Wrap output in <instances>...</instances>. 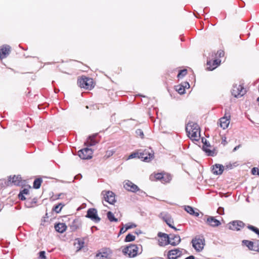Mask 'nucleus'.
<instances>
[{"label":"nucleus","mask_w":259,"mask_h":259,"mask_svg":"<svg viewBox=\"0 0 259 259\" xmlns=\"http://www.w3.org/2000/svg\"><path fill=\"white\" fill-rule=\"evenodd\" d=\"M114 152L112 151H107V154H108V156H109L110 155H113Z\"/></svg>","instance_id":"49"},{"label":"nucleus","mask_w":259,"mask_h":259,"mask_svg":"<svg viewBox=\"0 0 259 259\" xmlns=\"http://www.w3.org/2000/svg\"><path fill=\"white\" fill-rule=\"evenodd\" d=\"M247 228L249 230L253 231L254 233H255L256 234H257L259 237V229H257V228H256L253 226H251V225H248Z\"/></svg>","instance_id":"36"},{"label":"nucleus","mask_w":259,"mask_h":259,"mask_svg":"<svg viewBox=\"0 0 259 259\" xmlns=\"http://www.w3.org/2000/svg\"><path fill=\"white\" fill-rule=\"evenodd\" d=\"M18 197L21 200H24L26 199V198L25 197V196H24V195H23V193H19V195H18Z\"/></svg>","instance_id":"44"},{"label":"nucleus","mask_w":259,"mask_h":259,"mask_svg":"<svg viewBox=\"0 0 259 259\" xmlns=\"http://www.w3.org/2000/svg\"><path fill=\"white\" fill-rule=\"evenodd\" d=\"M246 93V90L241 84H235L233 86L232 94L236 98H239L243 96Z\"/></svg>","instance_id":"5"},{"label":"nucleus","mask_w":259,"mask_h":259,"mask_svg":"<svg viewBox=\"0 0 259 259\" xmlns=\"http://www.w3.org/2000/svg\"><path fill=\"white\" fill-rule=\"evenodd\" d=\"M192 246L198 252L202 251L205 245V240L203 236H196L192 240Z\"/></svg>","instance_id":"3"},{"label":"nucleus","mask_w":259,"mask_h":259,"mask_svg":"<svg viewBox=\"0 0 259 259\" xmlns=\"http://www.w3.org/2000/svg\"><path fill=\"white\" fill-rule=\"evenodd\" d=\"M81 226V222L78 219H75L70 225V228L72 231H75Z\"/></svg>","instance_id":"23"},{"label":"nucleus","mask_w":259,"mask_h":259,"mask_svg":"<svg viewBox=\"0 0 259 259\" xmlns=\"http://www.w3.org/2000/svg\"><path fill=\"white\" fill-rule=\"evenodd\" d=\"M185 259H195V257L193 255H190L187 257Z\"/></svg>","instance_id":"51"},{"label":"nucleus","mask_w":259,"mask_h":259,"mask_svg":"<svg viewBox=\"0 0 259 259\" xmlns=\"http://www.w3.org/2000/svg\"><path fill=\"white\" fill-rule=\"evenodd\" d=\"M220 210H222L223 211H224V209L222 207H219L218 211H219Z\"/></svg>","instance_id":"54"},{"label":"nucleus","mask_w":259,"mask_h":259,"mask_svg":"<svg viewBox=\"0 0 259 259\" xmlns=\"http://www.w3.org/2000/svg\"><path fill=\"white\" fill-rule=\"evenodd\" d=\"M123 187L128 191L136 192L140 190L139 187L129 180H126L124 182Z\"/></svg>","instance_id":"10"},{"label":"nucleus","mask_w":259,"mask_h":259,"mask_svg":"<svg viewBox=\"0 0 259 259\" xmlns=\"http://www.w3.org/2000/svg\"><path fill=\"white\" fill-rule=\"evenodd\" d=\"M135 239L136 237L134 235L131 234H128L124 239V242H128L133 241L135 240Z\"/></svg>","instance_id":"33"},{"label":"nucleus","mask_w":259,"mask_h":259,"mask_svg":"<svg viewBox=\"0 0 259 259\" xmlns=\"http://www.w3.org/2000/svg\"><path fill=\"white\" fill-rule=\"evenodd\" d=\"M230 116L229 115L228 117L226 116V115H225V116L220 118V126L223 129H226L228 127V125L230 123Z\"/></svg>","instance_id":"18"},{"label":"nucleus","mask_w":259,"mask_h":259,"mask_svg":"<svg viewBox=\"0 0 259 259\" xmlns=\"http://www.w3.org/2000/svg\"><path fill=\"white\" fill-rule=\"evenodd\" d=\"M184 83L185 84V85L184 86L185 88H186L187 86L189 87V84L188 82H185Z\"/></svg>","instance_id":"53"},{"label":"nucleus","mask_w":259,"mask_h":259,"mask_svg":"<svg viewBox=\"0 0 259 259\" xmlns=\"http://www.w3.org/2000/svg\"><path fill=\"white\" fill-rule=\"evenodd\" d=\"M107 217L108 219L110 222H117L118 221L117 219L115 218L113 213L111 211H108L107 213Z\"/></svg>","instance_id":"30"},{"label":"nucleus","mask_w":259,"mask_h":259,"mask_svg":"<svg viewBox=\"0 0 259 259\" xmlns=\"http://www.w3.org/2000/svg\"><path fill=\"white\" fill-rule=\"evenodd\" d=\"M239 147H240V145H238V146H236V147L234 148V149H233V151H236L237 149H239Z\"/></svg>","instance_id":"52"},{"label":"nucleus","mask_w":259,"mask_h":259,"mask_svg":"<svg viewBox=\"0 0 259 259\" xmlns=\"http://www.w3.org/2000/svg\"><path fill=\"white\" fill-rule=\"evenodd\" d=\"M96 136V135L90 136L84 144L88 146H92L95 145L97 142L94 140V138Z\"/></svg>","instance_id":"25"},{"label":"nucleus","mask_w":259,"mask_h":259,"mask_svg":"<svg viewBox=\"0 0 259 259\" xmlns=\"http://www.w3.org/2000/svg\"><path fill=\"white\" fill-rule=\"evenodd\" d=\"M243 243L250 250H257L258 248L255 247L254 242L250 241L248 240H243Z\"/></svg>","instance_id":"24"},{"label":"nucleus","mask_w":259,"mask_h":259,"mask_svg":"<svg viewBox=\"0 0 259 259\" xmlns=\"http://www.w3.org/2000/svg\"><path fill=\"white\" fill-rule=\"evenodd\" d=\"M77 242L79 245V247H77L79 248V249H80L83 247L84 242L80 240H78Z\"/></svg>","instance_id":"42"},{"label":"nucleus","mask_w":259,"mask_h":259,"mask_svg":"<svg viewBox=\"0 0 259 259\" xmlns=\"http://www.w3.org/2000/svg\"><path fill=\"white\" fill-rule=\"evenodd\" d=\"M136 233L137 234H139V232H136Z\"/></svg>","instance_id":"57"},{"label":"nucleus","mask_w":259,"mask_h":259,"mask_svg":"<svg viewBox=\"0 0 259 259\" xmlns=\"http://www.w3.org/2000/svg\"><path fill=\"white\" fill-rule=\"evenodd\" d=\"M97 259H108L109 254L107 252H99L96 254Z\"/></svg>","instance_id":"28"},{"label":"nucleus","mask_w":259,"mask_h":259,"mask_svg":"<svg viewBox=\"0 0 259 259\" xmlns=\"http://www.w3.org/2000/svg\"><path fill=\"white\" fill-rule=\"evenodd\" d=\"M185 210L190 214L194 216L198 217L199 215V212L195 211L194 208L190 206H185Z\"/></svg>","instance_id":"27"},{"label":"nucleus","mask_w":259,"mask_h":259,"mask_svg":"<svg viewBox=\"0 0 259 259\" xmlns=\"http://www.w3.org/2000/svg\"><path fill=\"white\" fill-rule=\"evenodd\" d=\"M140 246L141 245L131 244L123 247L122 249V252L125 256H127L129 257H134L138 254H140L142 252V250L140 252H139Z\"/></svg>","instance_id":"2"},{"label":"nucleus","mask_w":259,"mask_h":259,"mask_svg":"<svg viewBox=\"0 0 259 259\" xmlns=\"http://www.w3.org/2000/svg\"><path fill=\"white\" fill-rule=\"evenodd\" d=\"M137 225L134 223H128L125 225L127 230L136 227Z\"/></svg>","instance_id":"37"},{"label":"nucleus","mask_w":259,"mask_h":259,"mask_svg":"<svg viewBox=\"0 0 259 259\" xmlns=\"http://www.w3.org/2000/svg\"><path fill=\"white\" fill-rule=\"evenodd\" d=\"M176 90L180 94H183L185 92V87L182 84L176 86Z\"/></svg>","instance_id":"31"},{"label":"nucleus","mask_w":259,"mask_h":259,"mask_svg":"<svg viewBox=\"0 0 259 259\" xmlns=\"http://www.w3.org/2000/svg\"><path fill=\"white\" fill-rule=\"evenodd\" d=\"M87 218H90L95 223H98L100 221V218L98 216L97 210L95 208H90L87 211L85 215Z\"/></svg>","instance_id":"8"},{"label":"nucleus","mask_w":259,"mask_h":259,"mask_svg":"<svg viewBox=\"0 0 259 259\" xmlns=\"http://www.w3.org/2000/svg\"><path fill=\"white\" fill-rule=\"evenodd\" d=\"M224 169V166L223 165L220 164H215L213 166L212 171L213 174L217 175H219L223 173Z\"/></svg>","instance_id":"21"},{"label":"nucleus","mask_w":259,"mask_h":259,"mask_svg":"<svg viewBox=\"0 0 259 259\" xmlns=\"http://www.w3.org/2000/svg\"><path fill=\"white\" fill-rule=\"evenodd\" d=\"M233 166H235V165L234 164L233 165L232 164L226 165V169H232Z\"/></svg>","instance_id":"48"},{"label":"nucleus","mask_w":259,"mask_h":259,"mask_svg":"<svg viewBox=\"0 0 259 259\" xmlns=\"http://www.w3.org/2000/svg\"><path fill=\"white\" fill-rule=\"evenodd\" d=\"M42 181L41 178L36 179L33 182V188L35 189H39L41 186Z\"/></svg>","instance_id":"29"},{"label":"nucleus","mask_w":259,"mask_h":259,"mask_svg":"<svg viewBox=\"0 0 259 259\" xmlns=\"http://www.w3.org/2000/svg\"><path fill=\"white\" fill-rule=\"evenodd\" d=\"M188 136L192 139L197 141L200 136V128L198 124L190 122L186 127Z\"/></svg>","instance_id":"1"},{"label":"nucleus","mask_w":259,"mask_h":259,"mask_svg":"<svg viewBox=\"0 0 259 259\" xmlns=\"http://www.w3.org/2000/svg\"><path fill=\"white\" fill-rule=\"evenodd\" d=\"M102 195L104 196L105 200L109 203L113 204L116 202L115 194L112 191H103L102 192Z\"/></svg>","instance_id":"7"},{"label":"nucleus","mask_w":259,"mask_h":259,"mask_svg":"<svg viewBox=\"0 0 259 259\" xmlns=\"http://www.w3.org/2000/svg\"><path fill=\"white\" fill-rule=\"evenodd\" d=\"M78 155L82 159H89L92 158L93 151L92 149L85 148L78 151Z\"/></svg>","instance_id":"6"},{"label":"nucleus","mask_w":259,"mask_h":259,"mask_svg":"<svg viewBox=\"0 0 259 259\" xmlns=\"http://www.w3.org/2000/svg\"><path fill=\"white\" fill-rule=\"evenodd\" d=\"M221 61L218 59H215L212 61L211 62V61H207V65L208 66L207 67V69L209 71H212L217 66L219 65Z\"/></svg>","instance_id":"20"},{"label":"nucleus","mask_w":259,"mask_h":259,"mask_svg":"<svg viewBox=\"0 0 259 259\" xmlns=\"http://www.w3.org/2000/svg\"><path fill=\"white\" fill-rule=\"evenodd\" d=\"M254 245H255V247L258 248L257 250H254V251L259 252V240L254 242Z\"/></svg>","instance_id":"46"},{"label":"nucleus","mask_w":259,"mask_h":259,"mask_svg":"<svg viewBox=\"0 0 259 259\" xmlns=\"http://www.w3.org/2000/svg\"><path fill=\"white\" fill-rule=\"evenodd\" d=\"M136 134L137 137H139L141 139H143L144 137V134L143 131L141 129H137L136 131Z\"/></svg>","instance_id":"35"},{"label":"nucleus","mask_w":259,"mask_h":259,"mask_svg":"<svg viewBox=\"0 0 259 259\" xmlns=\"http://www.w3.org/2000/svg\"><path fill=\"white\" fill-rule=\"evenodd\" d=\"M154 157V153L152 150H145L143 152L140 153L139 158L143 159L144 161L148 162Z\"/></svg>","instance_id":"9"},{"label":"nucleus","mask_w":259,"mask_h":259,"mask_svg":"<svg viewBox=\"0 0 259 259\" xmlns=\"http://www.w3.org/2000/svg\"><path fill=\"white\" fill-rule=\"evenodd\" d=\"M211 146L209 142H207L206 140H205V142L203 143V146L202 147V149L206 153L207 155L214 156L215 155V151L213 150H211L210 148Z\"/></svg>","instance_id":"13"},{"label":"nucleus","mask_w":259,"mask_h":259,"mask_svg":"<svg viewBox=\"0 0 259 259\" xmlns=\"http://www.w3.org/2000/svg\"><path fill=\"white\" fill-rule=\"evenodd\" d=\"M86 108H87V109H88V108H89V106H86Z\"/></svg>","instance_id":"58"},{"label":"nucleus","mask_w":259,"mask_h":259,"mask_svg":"<svg viewBox=\"0 0 259 259\" xmlns=\"http://www.w3.org/2000/svg\"><path fill=\"white\" fill-rule=\"evenodd\" d=\"M158 236L160 238L158 240L160 246H163L169 244V236L167 234L159 232Z\"/></svg>","instance_id":"11"},{"label":"nucleus","mask_w":259,"mask_h":259,"mask_svg":"<svg viewBox=\"0 0 259 259\" xmlns=\"http://www.w3.org/2000/svg\"><path fill=\"white\" fill-rule=\"evenodd\" d=\"M64 204L60 203L59 204H58V205H56V206H55L52 210L54 211H55L56 213H59L61 211V209L62 208V207L64 206Z\"/></svg>","instance_id":"32"},{"label":"nucleus","mask_w":259,"mask_h":259,"mask_svg":"<svg viewBox=\"0 0 259 259\" xmlns=\"http://www.w3.org/2000/svg\"><path fill=\"white\" fill-rule=\"evenodd\" d=\"M251 174L253 175H257L259 176V168L258 167H253L251 169Z\"/></svg>","instance_id":"38"},{"label":"nucleus","mask_w":259,"mask_h":259,"mask_svg":"<svg viewBox=\"0 0 259 259\" xmlns=\"http://www.w3.org/2000/svg\"><path fill=\"white\" fill-rule=\"evenodd\" d=\"M46 252L44 251H41L39 252V258L40 259H46V256L45 255Z\"/></svg>","instance_id":"41"},{"label":"nucleus","mask_w":259,"mask_h":259,"mask_svg":"<svg viewBox=\"0 0 259 259\" xmlns=\"http://www.w3.org/2000/svg\"><path fill=\"white\" fill-rule=\"evenodd\" d=\"M77 177H78V176H75L74 179H77Z\"/></svg>","instance_id":"55"},{"label":"nucleus","mask_w":259,"mask_h":259,"mask_svg":"<svg viewBox=\"0 0 259 259\" xmlns=\"http://www.w3.org/2000/svg\"><path fill=\"white\" fill-rule=\"evenodd\" d=\"M163 220L169 227L175 229V230H177L176 228L172 226V224H173L174 222L168 215H166L165 216H164L163 217Z\"/></svg>","instance_id":"26"},{"label":"nucleus","mask_w":259,"mask_h":259,"mask_svg":"<svg viewBox=\"0 0 259 259\" xmlns=\"http://www.w3.org/2000/svg\"><path fill=\"white\" fill-rule=\"evenodd\" d=\"M2 210L1 205L0 204V211Z\"/></svg>","instance_id":"56"},{"label":"nucleus","mask_w":259,"mask_h":259,"mask_svg":"<svg viewBox=\"0 0 259 259\" xmlns=\"http://www.w3.org/2000/svg\"><path fill=\"white\" fill-rule=\"evenodd\" d=\"M20 193H23V195H27L29 193V190L27 189H24L21 192H20Z\"/></svg>","instance_id":"47"},{"label":"nucleus","mask_w":259,"mask_h":259,"mask_svg":"<svg viewBox=\"0 0 259 259\" xmlns=\"http://www.w3.org/2000/svg\"><path fill=\"white\" fill-rule=\"evenodd\" d=\"M26 205L28 207H30L31 206V203L30 202H29L28 201H27L26 203Z\"/></svg>","instance_id":"50"},{"label":"nucleus","mask_w":259,"mask_h":259,"mask_svg":"<svg viewBox=\"0 0 259 259\" xmlns=\"http://www.w3.org/2000/svg\"><path fill=\"white\" fill-rule=\"evenodd\" d=\"M140 153H132L129 156L128 158H133L135 157H138L139 158Z\"/></svg>","instance_id":"39"},{"label":"nucleus","mask_w":259,"mask_h":259,"mask_svg":"<svg viewBox=\"0 0 259 259\" xmlns=\"http://www.w3.org/2000/svg\"><path fill=\"white\" fill-rule=\"evenodd\" d=\"M187 73V69L181 70L179 71V72L177 75V77L179 78H182L186 75Z\"/></svg>","instance_id":"34"},{"label":"nucleus","mask_w":259,"mask_h":259,"mask_svg":"<svg viewBox=\"0 0 259 259\" xmlns=\"http://www.w3.org/2000/svg\"><path fill=\"white\" fill-rule=\"evenodd\" d=\"M127 230L126 229L125 227V228L122 227L120 230L119 233L118 235H120V234L125 233Z\"/></svg>","instance_id":"43"},{"label":"nucleus","mask_w":259,"mask_h":259,"mask_svg":"<svg viewBox=\"0 0 259 259\" xmlns=\"http://www.w3.org/2000/svg\"><path fill=\"white\" fill-rule=\"evenodd\" d=\"M204 221L208 225L212 227H218L221 225V222L213 217H208Z\"/></svg>","instance_id":"15"},{"label":"nucleus","mask_w":259,"mask_h":259,"mask_svg":"<svg viewBox=\"0 0 259 259\" xmlns=\"http://www.w3.org/2000/svg\"><path fill=\"white\" fill-rule=\"evenodd\" d=\"M55 229L58 232L62 233L66 231L67 226L65 223H58L55 225Z\"/></svg>","instance_id":"22"},{"label":"nucleus","mask_w":259,"mask_h":259,"mask_svg":"<svg viewBox=\"0 0 259 259\" xmlns=\"http://www.w3.org/2000/svg\"><path fill=\"white\" fill-rule=\"evenodd\" d=\"M181 255V251L179 249H175L168 251L167 256L168 259H176Z\"/></svg>","instance_id":"17"},{"label":"nucleus","mask_w":259,"mask_h":259,"mask_svg":"<svg viewBox=\"0 0 259 259\" xmlns=\"http://www.w3.org/2000/svg\"><path fill=\"white\" fill-rule=\"evenodd\" d=\"M181 242V238L179 235L170 234L169 235V244L172 246L178 245Z\"/></svg>","instance_id":"19"},{"label":"nucleus","mask_w":259,"mask_h":259,"mask_svg":"<svg viewBox=\"0 0 259 259\" xmlns=\"http://www.w3.org/2000/svg\"><path fill=\"white\" fill-rule=\"evenodd\" d=\"M217 55L220 57H223L224 55V51H223L222 50H220V51H218Z\"/></svg>","instance_id":"45"},{"label":"nucleus","mask_w":259,"mask_h":259,"mask_svg":"<svg viewBox=\"0 0 259 259\" xmlns=\"http://www.w3.org/2000/svg\"><path fill=\"white\" fill-rule=\"evenodd\" d=\"M21 181V178L20 176H14L13 177L10 176L8 181V185L13 184L16 186H19L20 185Z\"/></svg>","instance_id":"16"},{"label":"nucleus","mask_w":259,"mask_h":259,"mask_svg":"<svg viewBox=\"0 0 259 259\" xmlns=\"http://www.w3.org/2000/svg\"><path fill=\"white\" fill-rule=\"evenodd\" d=\"M244 224L241 221H234L229 224V228L232 230H239L240 228H243Z\"/></svg>","instance_id":"12"},{"label":"nucleus","mask_w":259,"mask_h":259,"mask_svg":"<svg viewBox=\"0 0 259 259\" xmlns=\"http://www.w3.org/2000/svg\"><path fill=\"white\" fill-rule=\"evenodd\" d=\"M77 83L80 87L85 89L91 90L94 87L93 79L86 77L78 79Z\"/></svg>","instance_id":"4"},{"label":"nucleus","mask_w":259,"mask_h":259,"mask_svg":"<svg viewBox=\"0 0 259 259\" xmlns=\"http://www.w3.org/2000/svg\"><path fill=\"white\" fill-rule=\"evenodd\" d=\"M10 46L7 45L0 48V59H3L6 58L10 53Z\"/></svg>","instance_id":"14"},{"label":"nucleus","mask_w":259,"mask_h":259,"mask_svg":"<svg viewBox=\"0 0 259 259\" xmlns=\"http://www.w3.org/2000/svg\"><path fill=\"white\" fill-rule=\"evenodd\" d=\"M156 180H161L163 179V176L161 173H158L155 175Z\"/></svg>","instance_id":"40"}]
</instances>
